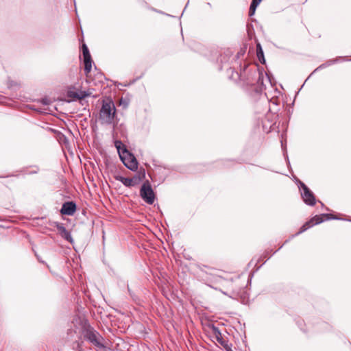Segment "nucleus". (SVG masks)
Segmentation results:
<instances>
[{"label":"nucleus","mask_w":351,"mask_h":351,"mask_svg":"<svg viewBox=\"0 0 351 351\" xmlns=\"http://www.w3.org/2000/svg\"><path fill=\"white\" fill-rule=\"evenodd\" d=\"M256 8H257V6H255L254 5H252V4L250 5V10H249V15L250 16H252V15L254 14Z\"/></svg>","instance_id":"obj_16"},{"label":"nucleus","mask_w":351,"mask_h":351,"mask_svg":"<svg viewBox=\"0 0 351 351\" xmlns=\"http://www.w3.org/2000/svg\"><path fill=\"white\" fill-rule=\"evenodd\" d=\"M262 0H252V5H254L255 6H258L259 3L261 2Z\"/></svg>","instance_id":"obj_17"},{"label":"nucleus","mask_w":351,"mask_h":351,"mask_svg":"<svg viewBox=\"0 0 351 351\" xmlns=\"http://www.w3.org/2000/svg\"><path fill=\"white\" fill-rule=\"evenodd\" d=\"M114 145L118 151L119 155L121 156V152H123V148H125V145L121 141H116L114 142Z\"/></svg>","instance_id":"obj_14"},{"label":"nucleus","mask_w":351,"mask_h":351,"mask_svg":"<svg viewBox=\"0 0 351 351\" xmlns=\"http://www.w3.org/2000/svg\"><path fill=\"white\" fill-rule=\"evenodd\" d=\"M327 216H328L327 215L315 216L309 221H307L306 223H305L300 228V231L296 234H299L304 232V231L308 230L309 228H311L313 225H316V224H319V223H322L324 221L323 217H326Z\"/></svg>","instance_id":"obj_5"},{"label":"nucleus","mask_w":351,"mask_h":351,"mask_svg":"<svg viewBox=\"0 0 351 351\" xmlns=\"http://www.w3.org/2000/svg\"><path fill=\"white\" fill-rule=\"evenodd\" d=\"M121 153L119 157L124 165L132 171H136L138 168V162L134 156L126 148H123V152Z\"/></svg>","instance_id":"obj_2"},{"label":"nucleus","mask_w":351,"mask_h":351,"mask_svg":"<svg viewBox=\"0 0 351 351\" xmlns=\"http://www.w3.org/2000/svg\"><path fill=\"white\" fill-rule=\"evenodd\" d=\"M56 228L60 236L70 243H73V240L71 233L64 228L62 223H58Z\"/></svg>","instance_id":"obj_10"},{"label":"nucleus","mask_w":351,"mask_h":351,"mask_svg":"<svg viewBox=\"0 0 351 351\" xmlns=\"http://www.w3.org/2000/svg\"><path fill=\"white\" fill-rule=\"evenodd\" d=\"M68 96L70 97L74 98V99H84L86 96H88V94L86 93V92H83V91L77 92V91L70 90L68 92Z\"/></svg>","instance_id":"obj_11"},{"label":"nucleus","mask_w":351,"mask_h":351,"mask_svg":"<svg viewBox=\"0 0 351 351\" xmlns=\"http://www.w3.org/2000/svg\"><path fill=\"white\" fill-rule=\"evenodd\" d=\"M44 104H47V102L45 101H43Z\"/></svg>","instance_id":"obj_18"},{"label":"nucleus","mask_w":351,"mask_h":351,"mask_svg":"<svg viewBox=\"0 0 351 351\" xmlns=\"http://www.w3.org/2000/svg\"><path fill=\"white\" fill-rule=\"evenodd\" d=\"M116 180L121 182L124 186L128 187L134 186L140 182V178L134 176L132 178H125L121 176H115Z\"/></svg>","instance_id":"obj_6"},{"label":"nucleus","mask_w":351,"mask_h":351,"mask_svg":"<svg viewBox=\"0 0 351 351\" xmlns=\"http://www.w3.org/2000/svg\"><path fill=\"white\" fill-rule=\"evenodd\" d=\"M86 337L93 344H94L97 347H104V345L100 341L101 337L99 335L98 333L93 331H89L87 332Z\"/></svg>","instance_id":"obj_9"},{"label":"nucleus","mask_w":351,"mask_h":351,"mask_svg":"<svg viewBox=\"0 0 351 351\" xmlns=\"http://www.w3.org/2000/svg\"><path fill=\"white\" fill-rule=\"evenodd\" d=\"M142 199L147 204H152L154 202L155 195L148 182L143 183L140 190Z\"/></svg>","instance_id":"obj_3"},{"label":"nucleus","mask_w":351,"mask_h":351,"mask_svg":"<svg viewBox=\"0 0 351 351\" xmlns=\"http://www.w3.org/2000/svg\"><path fill=\"white\" fill-rule=\"evenodd\" d=\"M256 55L259 61L263 64L265 63V60L264 58L263 51L260 44H258L256 46Z\"/></svg>","instance_id":"obj_13"},{"label":"nucleus","mask_w":351,"mask_h":351,"mask_svg":"<svg viewBox=\"0 0 351 351\" xmlns=\"http://www.w3.org/2000/svg\"><path fill=\"white\" fill-rule=\"evenodd\" d=\"M76 210V204L73 202H66L62 204L60 213L62 215H73Z\"/></svg>","instance_id":"obj_7"},{"label":"nucleus","mask_w":351,"mask_h":351,"mask_svg":"<svg viewBox=\"0 0 351 351\" xmlns=\"http://www.w3.org/2000/svg\"><path fill=\"white\" fill-rule=\"evenodd\" d=\"M116 114L115 106L112 101H104L99 112V119L102 123L112 124Z\"/></svg>","instance_id":"obj_1"},{"label":"nucleus","mask_w":351,"mask_h":351,"mask_svg":"<svg viewBox=\"0 0 351 351\" xmlns=\"http://www.w3.org/2000/svg\"><path fill=\"white\" fill-rule=\"evenodd\" d=\"M82 52L84 58H90L89 50L86 44L82 45Z\"/></svg>","instance_id":"obj_15"},{"label":"nucleus","mask_w":351,"mask_h":351,"mask_svg":"<svg viewBox=\"0 0 351 351\" xmlns=\"http://www.w3.org/2000/svg\"><path fill=\"white\" fill-rule=\"evenodd\" d=\"M84 72L87 75L88 74L92 69V59L90 58H84Z\"/></svg>","instance_id":"obj_12"},{"label":"nucleus","mask_w":351,"mask_h":351,"mask_svg":"<svg viewBox=\"0 0 351 351\" xmlns=\"http://www.w3.org/2000/svg\"><path fill=\"white\" fill-rule=\"evenodd\" d=\"M299 188L304 202L308 205L313 206L315 204V198L310 189L302 182H300Z\"/></svg>","instance_id":"obj_4"},{"label":"nucleus","mask_w":351,"mask_h":351,"mask_svg":"<svg viewBox=\"0 0 351 351\" xmlns=\"http://www.w3.org/2000/svg\"><path fill=\"white\" fill-rule=\"evenodd\" d=\"M213 333L215 336V338L217 341L227 350V351H231V345L228 343V342L225 340L219 331V330L213 326Z\"/></svg>","instance_id":"obj_8"}]
</instances>
